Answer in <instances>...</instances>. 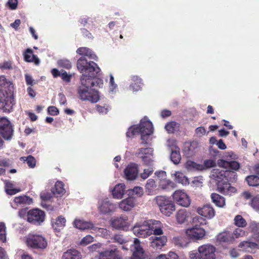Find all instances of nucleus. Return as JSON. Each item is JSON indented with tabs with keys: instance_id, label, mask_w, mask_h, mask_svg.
<instances>
[{
	"instance_id": "1",
	"label": "nucleus",
	"mask_w": 259,
	"mask_h": 259,
	"mask_svg": "<svg viewBox=\"0 0 259 259\" xmlns=\"http://www.w3.org/2000/svg\"><path fill=\"white\" fill-rule=\"evenodd\" d=\"M76 66L77 69L82 73L80 86L90 89L95 87L99 88L102 87L103 80L96 77L101 70L95 62L88 61L82 57L78 59Z\"/></svg>"
},
{
	"instance_id": "2",
	"label": "nucleus",
	"mask_w": 259,
	"mask_h": 259,
	"mask_svg": "<svg viewBox=\"0 0 259 259\" xmlns=\"http://www.w3.org/2000/svg\"><path fill=\"white\" fill-rule=\"evenodd\" d=\"M14 87L10 82L3 77L0 78V108L10 112L15 104Z\"/></svg>"
},
{
	"instance_id": "3",
	"label": "nucleus",
	"mask_w": 259,
	"mask_h": 259,
	"mask_svg": "<svg viewBox=\"0 0 259 259\" xmlns=\"http://www.w3.org/2000/svg\"><path fill=\"white\" fill-rule=\"evenodd\" d=\"M160 222L154 220L144 221L143 223H137L133 228L134 234L141 238H146L152 234L154 235L162 234V229L157 227Z\"/></svg>"
},
{
	"instance_id": "4",
	"label": "nucleus",
	"mask_w": 259,
	"mask_h": 259,
	"mask_svg": "<svg viewBox=\"0 0 259 259\" xmlns=\"http://www.w3.org/2000/svg\"><path fill=\"white\" fill-rule=\"evenodd\" d=\"M215 247L210 244H205L198 247L197 251L189 252L190 259H215Z\"/></svg>"
},
{
	"instance_id": "5",
	"label": "nucleus",
	"mask_w": 259,
	"mask_h": 259,
	"mask_svg": "<svg viewBox=\"0 0 259 259\" xmlns=\"http://www.w3.org/2000/svg\"><path fill=\"white\" fill-rule=\"evenodd\" d=\"M77 94L79 99L82 101H89L91 103H97L100 99L99 92L95 89L79 86Z\"/></svg>"
},
{
	"instance_id": "6",
	"label": "nucleus",
	"mask_w": 259,
	"mask_h": 259,
	"mask_svg": "<svg viewBox=\"0 0 259 259\" xmlns=\"http://www.w3.org/2000/svg\"><path fill=\"white\" fill-rule=\"evenodd\" d=\"M26 242L28 246L35 249H45L48 245L46 238L37 234H29Z\"/></svg>"
},
{
	"instance_id": "7",
	"label": "nucleus",
	"mask_w": 259,
	"mask_h": 259,
	"mask_svg": "<svg viewBox=\"0 0 259 259\" xmlns=\"http://www.w3.org/2000/svg\"><path fill=\"white\" fill-rule=\"evenodd\" d=\"M138 125L141 136V140H142L141 144H147L148 136L153 132L152 123L149 120L144 118L142 119L140 124Z\"/></svg>"
},
{
	"instance_id": "8",
	"label": "nucleus",
	"mask_w": 259,
	"mask_h": 259,
	"mask_svg": "<svg viewBox=\"0 0 259 259\" xmlns=\"http://www.w3.org/2000/svg\"><path fill=\"white\" fill-rule=\"evenodd\" d=\"M28 213V218H26V220L32 225H40L45 221V213L38 208L29 210Z\"/></svg>"
},
{
	"instance_id": "9",
	"label": "nucleus",
	"mask_w": 259,
	"mask_h": 259,
	"mask_svg": "<svg viewBox=\"0 0 259 259\" xmlns=\"http://www.w3.org/2000/svg\"><path fill=\"white\" fill-rule=\"evenodd\" d=\"M0 134L7 141L11 140L14 134V128L9 120L6 118L0 119Z\"/></svg>"
},
{
	"instance_id": "10",
	"label": "nucleus",
	"mask_w": 259,
	"mask_h": 259,
	"mask_svg": "<svg viewBox=\"0 0 259 259\" xmlns=\"http://www.w3.org/2000/svg\"><path fill=\"white\" fill-rule=\"evenodd\" d=\"M172 196L174 200L180 206L188 207L191 204L189 196L183 190L176 191L173 193Z\"/></svg>"
},
{
	"instance_id": "11",
	"label": "nucleus",
	"mask_w": 259,
	"mask_h": 259,
	"mask_svg": "<svg viewBox=\"0 0 259 259\" xmlns=\"http://www.w3.org/2000/svg\"><path fill=\"white\" fill-rule=\"evenodd\" d=\"M186 234L189 238L197 241L204 237L206 231L202 228L195 226L186 229Z\"/></svg>"
},
{
	"instance_id": "12",
	"label": "nucleus",
	"mask_w": 259,
	"mask_h": 259,
	"mask_svg": "<svg viewBox=\"0 0 259 259\" xmlns=\"http://www.w3.org/2000/svg\"><path fill=\"white\" fill-rule=\"evenodd\" d=\"M198 148V143L197 142H186L183 144L182 152L186 157H192L195 155Z\"/></svg>"
},
{
	"instance_id": "13",
	"label": "nucleus",
	"mask_w": 259,
	"mask_h": 259,
	"mask_svg": "<svg viewBox=\"0 0 259 259\" xmlns=\"http://www.w3.org/2000/svg\"><path fill=\"white\" fill-rule=\"evenodd\" d=\"M138 166L135 163H130L124 170L125 178L127 180H135L138 176Z\"/></svg>"
},
{
	"instance_id": "14",
	"label": "nucleus",
	"mask_w": 259,
	"mask_h": 259,
	"mask_svg": "<svg viewBox=\"0 0 259 259\" xmlns=\"http://www.w3.org/2000/svg\"><path fill=\"white\" fill-rule=\"evenodd\" d=\"M217 165L220 167L225 169H229V170H238L240 167L239 162L236 161H228L223 159H220L217 161Z\"/></svg>"
},
{
	"instance_id": "15",
	"label": "nucleus",
	"mask_w": 259,
	"mask_h": 259,
	"mask_svg": "<svg viewBox=\"0 0 259 259\" xmlns=\"http://www.w3.org/2000/svg\"><path fill=\"white\" fill-rule=\"evenodd\" d=\"M197 212L200 215L211 219L215 215V210L210 204H205L202 207H198Z\"/></svg>"
},
{
	"instance_id": "16",
	"label": "nucleus",
	"mask_w": 259,
	"mask_h": 259,
	"mask_svg": "<svg viewBox=\"0 0 259 259\" xmlns=\"http://www.w3.org/2000/svg\"><path fill=\"white\" fill-rule=\"evenodd\" d=\"M99 259H122V257L117 248H114L100 252Z\"/></svg>"
},
{
	"instance_id": "17",
	"label": "nucleus",
	"mask_w": 259,
	"mask_h": 259,
	"mask_svg": "<svg viewBox=\"0 0 259 259\" xmlns=\"http://www.w3.org/2000/svg\"><path fill=\"white\" fill-rule=\"evenodd\" d=\"M238 247L244 251L252 253L259 247L258 244L250 240H246L241 242L238 245Z\"/></svg>"
},
{
	"instance_id": "18",
	"label": "nucleus",
	"mask_w": 259,
	"mask_h": 259,
	"mask_svg": "<svg viewBox=\"0 0 259 259\" xmlns=\"http://www.w3.org/2000/svg\"><path fill=\"white\" fill-rule=\"evenodd\" d=\"M98 208L101 213L107 214L112 211L115 209V206L108 199H106L99 202Z\"/></svg>"
},
{
	"instance_id": "19",
	"label": "nucleus",
	"mask_w": 259,
	"mask_h": 259,
	"mask_svg": "<svg viewBox=\"0 0 259 259\" xmlns=\"http://www.w3.org/2000/svg\"><path fill=\"white\" fill-rule=\"evenodd\" d=\"M218 192L224 194L231 195L236 192L235 187L231 186L230 184L226 181H224L223 184H219L217 188Z\"/></svg>"
},
{
	"instance_id": "20",
	"label": "nucleus",
	"mask_w": 259,
	"mask_h": 259,
	"mask_svg": "<svg viewBox=\"0 0 259 259\" xmlns=\"http://www.w3.org/2000/svg\"><path fill=\"white\" fill-rule=\"evenodd\" d=\"M211 178L217 182V187L219 184L224 183L226 178V170L219 169H213L211 172Z\"/></svg>"
},
{
	"instance_id": "21",
	"label": "nucleus",
	"mask_w": 259,
	"mask_h": 259,
	"mask_svg": "<svg viewBox=\"0 0 259 259\" xmlns=\"http://www.w3.org/2000/svg\"><path fill=\"white\" fill-rule=\"evenodd\" d=\"M24 60L26 62H33L38 65L40 61L39 58L33 54V51L31 48H28L23 53Z\"/></svg>"
},
{
	"instance_id": "22",
	"label": "nucleus",
	"mask_w": 259,
	"mask_h": 259,
	"mask_svg": "<svg viewBox=\"0 0 259 259\" xmlns=\"http://www.w3.org/2000/svg\"><path fill=\"white\" fill-rule=\"evenodd\" d=\"M175 209V205L171 200L163 198V214L168 217Z\"/></svg>"
},
{
	"instance_id": "23",
	"label": "nucleus",
	"mask_w": 259,
	"mask_h": 259,
	"mask_svg": "<svg viewBox=\"0 0 259 259\" xmlns=\"http://www.w3.org/2000/svg\"><path fill=\"white\" fill-rule=\"evenodd\" d=\"M135 200L133 197L123 199L119 204V208L125 211H130L135 206Z\"/></svg>"
},
{
	"instance_id": "24",
	"label": "nucleus",
	"mask_w": 259,
	"mask_h": 259,
	"mask_svg": "<svg viewBox=\"0 0 259 259\" xmlns=\"http://www.w3.org/2000/svg\"><path fill=\"white\" fill-rule=\"evenodd\" d=\"M135 250L131 259H143L144 251L140 245V242L137 238L135 239Z\"/></svg>"
},
{
	"instance_id": "25",
	"label": "nucleus",
	"mask_w": 259,
	"mask_h": 259,
	"mask_svg": "<svg viewBox=\"0 0 259 259\" xmlns=\"http://www.w3.org/2000/svg\"><path fill=\"white\" fill-rule=\"evenodd\" d=\"M190 217V213L185 209H179L176 213L177 222L179 224H183L188 221Z\"/></svg>"
},
{
	"instance_id": "26",
	"label": "nucleus",
	"mask_w": 259,
	"mask_h": 259,
	"mask_svg": "<svg viewBox=\"0 0 259 259\" xmlns=\"http://www.w3.org/2000/svg\"><path fill=\"white\" fill-rule=\"evenodd\" d=\"M61 259H82V255L75 249H69L63 253Z\"/></svg>"
},
{
	"instance_id": "27",
	"label": "nucleus",
	"mask_w": 259,
	"mask_h": 259,
	"mask_svg": "<svg viewBox=\"0 0 259 259\" xmlns=\"http://www.w3.org/2000/svg\"><path fill=\"white\" fill-rule=\"evenodd\" d=\"M77 54L82 56L86 60L85 57H88L90 59L97 60L98 59L96 54L89 48L87 47H80L76 50Z\"/></svg>"
},
{
	"instance_id": "28",
	"label": "nucleus",
	"mask_w": 259,
	"mask_h": 259,
	"mask_svg": "<svg viewBox=\"0 0 259 259\" xmlns=\"http://www.w3.org/2000/svg\"><path fill=\"white\" fill-rule=\"evenodd\" d=\"M127 217L125 216H120L116 218L111 221V225L116 229H121L126 226Z\"/></svg>"
},
{
	"instance_id": "29",
	"label": "nucleus",
	"mask_w": 259,
	"mask_h": 259,
	"mask_svg": "<svg viewBox=\"0 0 259 259\" xmlns=\"http://www.w3.org/2000/svg\"><path fill=\"white\" fill-rule=\"evenodd\" d=\"M217 240L223 242H233L235 241V237L229 231H224L218 234Z\"/></svg>"
},
{
	"instance_id": "30",
	"label": "nucleus",
	"mask_w": 259,
	"mask_h": 259,
	"mask_svg": "<svg viewBox=\"0 0 259 259\" xmlns=\"http://www.w3.org/2000/svg\"><path fill=\"white\" fill-rule=\"evenodd\" d=\"M66 219L62 215L58 217L55 222L52 224V227L56 232H60L65 226Z\"/></svg>"
},
{
	"instance_id": "31",
	"label": "nucleus",
	"mask_w": 259,
	"mask_h": 259,
	"mask_svg": "<svg viewBox=\"0 0 259 259\" xmlns=\"http://www.w3.org/2000/svg\"><path fill=\"white\" fill-rule=\"evenodd\" d=\"M211 198L212 201L219 207H224L226 205L225 198L218 194L212 193Z\"/></svg>"
},
{
	"instance_id": "32",
	"label": "nucleus",
	"mask_w": 259,
	"mask_h": 259,
	"mask_svg": "<svg viewBox=\"0 0 259 259\" xmlns=\"http://www.w3.org/2000/svg\"><path fill=\"white\" fill-rule=\"evenodd\" d=\"M125 185L122 184L116 185L112 190V195L114 198H121L124 193Z\"/></svg>"
},
{
	"instance_id": "33",
	"label": "nucleus",
	"mask_w": 259,
	"mask_h": 259,
	"mask_svg": "<svg viewBox=\"0 0 259 259\" xmlns=\"http://www.w3.org/2000/svg\"><path fill=\"white\" fill-rule=\"evenodd\" d=\"M132 83L130 87L134 91H138L142 89L143 83L142 79L138 76L134 75L132 77Z\"/></svg>"
},
{
	"instance_id": "34",
	"label": "nucleus",
	"mask_w": 259,
	"mask_h": 259,
	"mask_svg": "<svg viewBox=\"0 0 259 259\" xmlns=\"http://www.w3.org/2000/svg\"><path fill=\"white\" fill-rule=\"evenodd\" d=\"M75 227L80 230H86L93 227V224L91 222L84 221L81 220H75L74 221Z\"/></svg>"
},
{
	"instance_id": "35",
	"label": "nucleus",
	"mask_w": 259,
	"mask_h": 259,
	"mask_svg": "<svg viewBox=\"0 0 259 259\" xmlns=\"http://www.w3.org/2000/svg\"><path fill=\"white\" fill-rule=\"evenodd\" d=\"M249 228L253 233L252 238L259 244V223L251 222L249 223Z\"/></svg>"
},
{
	"instance_id": "36",
	"label": "nucleus",
	"mask_w": 259,
	"mask_h": 259,
	"mask_svg": "<svg viewBox=\"0 0 259 259\" xmlns=\"http://www.w3.org/2000/svg\"><path fill=\"white\" fill-rule=\"evenodd\" d=\"M52 192L55 195H62L65 193V189H64V184L61 181H57L52 189Z\"/></svg>"
},
{
	"instance_id": "37",
	"label": "nucleus",
	"mask_w": 259,
	"mask_h": 259,
	"mask_svg": "<svg viewBox=\"0 0 259 259\" xmlns=\"http://www.w3.org/2000/svg\"><path fill=\"white\" fill-rule=\"evenodd\" d=\"M185 168L189 171H202V164L197 163L193 161L188 160L185 163Z\"/></svg>"
},
{
	"instance_id": "38",
	"label": "nucleus",
	"mask_w": 259,
	"mask_h": 259,
	"mask_svg": "<svg viewBox=\"0 0 259 259\" xmlns=\"http://www.w3.org/2000/svg\"><path fill=\"white\" fill-rule=\"evenodd\" d=\"M175 176L177 182L185 186L189 184V179L183 172L177 171L175 174Z\"/></svg>"
},
{
	"instance_id": "39",
	"label": "nucleus",
	"mask_w": 259,
	"mask_h": 259,
	"mask_svg": "<svg viewBox=\"0 0 259 259\" xmlns=\"http://www.w3.org/2000/svg\"><path fill=\"white\" fill-rule=\"evenodd\" d=\"M153 150L151 148H141L138 150L136 155L138 157L142 158L145 156H149L153 155Z\"/></svg>"
},
{
	"instance_id": "40",
	"label": "nucleus",
	"mask_w": 259,
	"mask_h": 259,
	"mask_svg": "<svg viewBox=\"0 0 259 259\" xmlns=\"http://www.w3.org/2000/svg\"><path fill=\"white\" fill-rule=\"evenodd\" d=\"M15 203L17 204H30L32 203L33 200L31 198L27 196H20L16 197L14 200Z\"/></svg>"
},
{
	"instance_id": "41",
	"label": "nucleus",
	"mask_w": 259,
	"mask_h": 259,
	"mask_svg": "<svg viewBox=\"0 0 259 259\" xmlns=\"http://www.w3.org/2000/svg\"><path fill=\"white\" fill-rule=\"evenodd\" d=\"M5 190L7 194L13 195L21 191L20 189L14 188L13 184L11 182H7L5 185Z\"/></svg>"
},
{
	"instance_id": "42",
	"label": "nucleus",
	"mask_w": 259,
	"mask_h": 259,
	"mask_svg": "<svg viewBox=\"0 0 259 259\" xmlns=\"http://www.w3.org/2000/svg\"><path fill=\"white\" fill-rule=\"evenodd\" d=\"M234 224L239 228H244L247 226L246 220L241 215H237L235 217Z\"/></svg>"
},
{
	"instance_id": "43",
	"label": "nucleus",
	"mask_w": 259,
	"mask_h": 259,
	"mask_svg": "<svg viewBox=\"0 0 259 259\" xmlns=\"http://www.w3.org/2000/svg\"><path fill=\"white\" fill-rule=\"evenodd\" d=\"M180 150L179 149L171 151L170 159L175 164H179L181 160V155Z\"/></svg>"
},
{
	"instance_id": "44",
	"label": "nucleus",
	"mask_w": 259,
	"mask_h": 259,
	"mask_svg": "<svg viewBox=\"0 0 259 259\" xmlns=\"http://www.w3.org/2000/svg\"><path fill=\"white\" fill-rule=\"evenodd\" d=\"M246 180L248 184L250 186L256 187L259 186V177L255 175L248 176Z\"/></svg>"
},
{
	"instance_id": "45",
	"label": "nucleus",
	"mask_w": 259,
	"mask_h": 259,
	"mask_svg": "<svg viewBox=\"0 0 259 259\" xmlns=\"http://www.w3.org/2000/svg\"><path fill=\"white\" fill-rule=\"evenodd\" d=\"M140 134L138 125H134L131 126L126 133V136L129 138H133L136 135Z\"/></svg>"
},
{
	"instance_id": "46",
	"label": "nucleus",
	"mask_w": 259,
	"mask_h": 259,
	"mask_svg": "<svg viewBox=\"0 0 259 259\" xmlns=\"http://www.w3.org/2000/svg\"><path fill=\"white\" fill-rule=\"evenodd\" d=\"M151 244V246L155 250H160L162 248V238L154 237Z\"/></svg>"
},
{
	"instance_id": "47",
	"label": "nucleus",
	"mask_w": 259,
	"mask_h": 259,
	"mask_svg": "<svg viewBox=\"0 0 259 259\" xmlns=\"http://www.w3.org/2000/svg\"><path fill=\"white\" fill-rule=\"evenodd\" d=\"M165 128L168 133H174L178 130L179 124L175 121H171L165 125Z\"/></svg>"
},
{
	"instance_id": "48",
	"label": "nucleus",
	"mask_w": 259,
	"mask_h": 259,
	"mask_svg": "<svg viewBox=\"0 0 259 259\" xmlns=\"http://www.w3.org/2000/svg\"><path fill=\"white\" fill-rule=\"evenodd\" d=\"M217 164V163L216 162V160L214 159H209L205 160L203 162V164H202V170L214 167L216 166Z\"/></svg>"
},
{
	"instance_id": "49",
	"label": "nucleus",
	"mask_w": 259,
	"mask_h": 259,
	"mask_svg": "<svg viewBox=\"0 0 259 259\" xmlns=\"http://www.w3.org/2000/svg\"><path fill=\"white\" fill-rule=\"evenodd\" d=\"M58 66L66 69H70L72 67L71 62L67 59L59 60L57 62Z\"/></svg>"
},
{
	"instance_id": "50",
	"label": "nucleus",
	"mask_w": 259,
	"mask_h": 259,
	"mask_svg": "<svg viewBox=\"0 0 259 259\" xmlns=\"http://www.w3.org/2000/svg\"><path fill=\"white\" fill-rule=\"evenodd\" d=\"M232 235L235 237V239L240 237L246 236L247 235V232L241 229L240 228H236Z\"/></svg>"
},
{
	"instance_id": "51",
	"label": "nucleus",
	"mask_w": 259,
	"mask_h": 259,
	"mask_svg": "<svg viewBox=\"0 0 259 259\" xmlns=\"http://www.w3.org/2000/svg\"><path fill=\"white\" fill-rule=\"evenodd\" d=\"M237 174L233 171L226 170V178L225 181L233 182L237 179Z\"/></svg>"
},
{
	"instance_id": "52",
	"label": "nucleus",
	"mask_w": 259,
	"mask_h": 259,
	"mask_svg": "<svg viewBox=\"0 0 259 259\" xmlns=\"http://www.w3.org/2000/svg\"><path fill=\"white\" fill-rule=\"evenodd\" d=\"M166 145L168 149L171 151H175L180 149L177 145V141L175 139H169L167 141Z\"/></svg>"
},
{
	"instance_id": "53",
	"label": "nucleus",
	"mask_w": 259,
	"mask_h": 259,
	"mask_svg": "<svg viewBox=\"0 0 259 259\" xmlns=\"http://www.w3.org/2000/svg\"><path fill=\"white\" fill-rule=\"evenodd\" d=\"M156 187L155 182L153 179H150L147 182L145 186L146 190L149 193H151V191Z\"/></svg>"
},
{
	"instance_id": "54",
	"label": "nucleus",
	"mask_w": 259,
	"mask_h": 259,
	"mask_svg": "<svg viewBox=\"0 0 259 259\" xmlns=\"http://www.w3.org/2000/svg\"><path fill=\"white\" fill-rule=\"evenodd\" d=\"M6 226L4 223H0V240L3 242L6 241Z\"/></svg>"
},
{
	"instance_id": "55",
	"label": "nucleus",
	"mask_w": 259,
	"mask_h": 259,
	"mask_svg": "<svg viewBox=\"0 0 259 259\" xmlns=\"http://www.w3.org/2000/svg\"><path fill=\"white\" fill-rule=\"evenodd\" d=\"M60 77L64 82L66 83H69L71 81L72 75L68 74L67 72L64 70H61V73Z\"/></svg>"
},
{
	"instance_id": "56",
	"label": "nucleus",
	"mask_w": 259,
	"mask_h": 259,
	"mask_svg": "<svg viewBox=\"0 0 259 259\" xmlns=\"http://www.w3.org/2000/svg\"><path fill=\"white\" fill-rule=\"evenodd\" d=\"M152 156V155H146L145 157L141 158L143 161V164L144 165L149 166V167H153V160L151 158Z\"/></svg>"
},
{
	"instance_id": "57",
	"label": "nucleus",
	"mask_w": 259,
	"mask_h": 259,
	"mask_svg": "<svg viewBox=\"0 0 259 259\" xmlns=\"http://www.w3.org/2000/svg\"><path fill=\"white\" fill-rule=\"evenodd\" d=\"M251 206L256 211H259V196L253 197L250 203Z\"/></svg>"
},
{
	"instance_id": "58",
	"label": "nucleus",
	"mask_w": 259,
	"mask_h": 259,
	"mask_svg": "<svg viewBox=\"0 0 259 259\" xmlns=\"http://www.w3.org/2000/svg\"><path fill=\"white\" fill-rule=\"evenodd\" d=\"M153 172V168L152 167H149L147 169H144L143 172L141 173L140 175L141 178L144 180H145L148 178Z\"/></svg>"
},
{
	"instance_id": "59",
	"label": "nucleus",
	"mask_w": 259,
	"mask_h": 259,
	"mask_svg": "<svg viewBox=\"0 0 259 259\" xmlns=\"http://www.w3.org/2000/svg\"><path fill=\"white\" fill-rule=\"evenodd\" d=\"M26 161L30 168H34L36 165V160L31 155H29L26 157Z\"/></svg>"
},
{
	"instance_id": "60",
	"label": "nucleus",
	"mask_w": 259,
	"mask_h": 259,
	"mask_svg": "<svg viewBox=\"0 0 259 259\" xmlns=\"http://www.w3.org/2000/svg\"><path fill=\"white\" fill-rule=\"evenodd\" d=\"M132 191V194L140 197L143 195V189L141 187H135Z\"/></svg>"
},
{
	"instance_id": "61",
	"label": "nucleus",
	"mask_w": 259,
	"mask_h": 259,
	"mask_svg": "<svg viewBox=\"0 0 259 259\" xmlns=\"http://www.w3.org/2000/svg\"><path fill=\"white\" fill-rule=\"evenodd\" d=\"M79 22L82 26H85L87 24H90V23H93L92 19L89 17L85 16L81 17L79 20Z\"/></svg>"
},
{
	"instance_id": "62",
	"label": "nucleus",
	"mask_w": 259,
	"mask_h": 259,
	"mask_svg": "<svg viewBox=\"0 0 259 259\" xmlns=\"http://www.w3.org/2000/svg\"><path fill=\"white\" fill-rule=\"evenodd\" d=\"M94 241V238L91 235H87L83 237L80 241L81 245H86Z\"/></svg>"
},
{
	"instance_id": "63",
	"label": "nucleus",
	"mask_w": 259,
	"mask_h": 259,
	"mask_svg": "<svg viewBox=\"0 0 259 259\" xmlns=\"http://www.w3.org/2000/svg\"><path fill=\"white\" fill-rule=\"evenodd\" d=\"M48 112L51 115L55 116L59 114V111L56 107L51 106L48 108Z\"/></svg>"
},
{
	"instance_id": "64",
	"label": "nucleus",
	"mask_w": 259,
	"mask_h": 259,
	"mask_svg": "<svg viewBox=\"0 0 259 259\" xmlns=\"http://www.w3.org/2000/svg\"><path fill=\"white\" fill-rule=\"evenodd\" d=\"M195 134L198 137H201L206 134V130L203 126H200L196 128Z\"/></svg>"
}]
</instances>
